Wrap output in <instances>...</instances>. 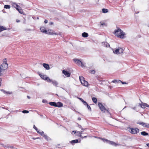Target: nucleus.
<instances>
[{
  "instance_id": "40",
  "label": "nucleus",
  "mask_w": 149,
  "mask_h": 149,
  "mask_svg": "<svg viewBox=\"0 0 149 149\" xmlns=\"http://www.w3.org/2000/svg\"><path fill=\"white\" fill-rule=\"evenodd\" d=\"M77 134L78 135H79V136H80V131H77L76 132Z\"/></svg>"
},
{
  "instance_id": "32",
  "label": "nucleus",
  "mask_w": 149,
  "mask_h": 149,
  "mask_svg": "<svg viewBox=\"0 0 149 149\" xmlns=\"http://www.w3.org/2000/svg\"><path fill=\"white\" fill-rule=\"evenodd\" d=\"M90 73L93 74H94L95 73V71L94 70H91L90 71Z\"/></svg>"
},
{
  "instance_id": "49",
  "label": "nucleus",
  "mask_w": 149,
  "mask_h": 149,
  "mask_svg": "<svg viewBox=\"0 0 149 149\" xmlns=\"http://www.w3.org/2000/svg\"><path fill=\"white\" fill-rule=\"evenodd\" d=\"M146 146H148V147H149V143H148L147 144Z\"/></svg>"
},
{
  "instance_id": "18",
  "label": "nucleus",
  "mask_w": 149,
  "mask_h": 149,
  "mask_svg": "<svg viewBox=\"0 0 149 149\" xmlns=\"http://www.w3.org/2000/svg\"><path fill=\"white\" fill-rule=\"evenodd\" d=\"M12 6L16 9L17 8H20V7L16 3H14L13 4Z\"/></svg>"
},
{
  "instance_id": "54",
  "label": "nucleus",
  "mask_w": 149,
  "mask_h": 149,
  "mask_svg": "<svg viewBox=\"0 0 149 149\" xmlns=\"http://www.w3.org/2000/svg\"><path fill=\"white\" fill-rule=\"evenodd\" d=\"M135 107H133V108H132L133 109H134L135 110Z\"/></svg>"
},
{
  "instance_id": "38",
  "label": "nucleus",
  "mask_w": 149,
  "mask_h": 149,
  "mask_svg": "<svg viewBox=\"0 0 149 149\" xmlns=\"http://www.w3.org/2000/svg\"><path fill=\"white\" fill-rule=\"evenodd\" d=\"M1 70V69L0 68V76H1L3 75V74L2 73V70Z\"/></svg>"
},
{
  "instance_id": "4",
  "label": "nucleus",
  "mask_w": 149,
  "mask_h": 149,
  "mask_svg": "<svg viewBox=\"0 0 149 149\" xmlns=\"http://www.w3.org/2000/svg\"><path fill=\"white\" fill-rule=\"evenodd\" d=\"M73 61L78 66H81L82 68L86 67L83 63L79 60L74 58L73 59Z\"/></svg>"
},
{
  "instance_id": "30",
  "label": "nucleus",
  "mask_w": 149,
  "mask_h": 149,
  "mask_svg": "<svg viewBox=\"0 0 149 149\" xmlns=\"http://www.w3.org/2000/svg\"><path fill=\"white\" fill-rule=\"evenodd\" d=\"M78 127L79 128H80L82 130H84L86 129V128H83L80 125H79V124H78Z\"/></svg>"
},
{
  "instance_id": "45",
  "label": "nucleus",
  "mask_w": 149,
  "mask_h": 149,
  "mask_svg": "<svg viewBox=\"0 0 149 149\" xmlns=\"http://www.w3.org/2000/svg\"><path fill=\"white\" fill-rule=\"evenodd\" d=\"M120 82L121 83L123 84H127V83L126 82H122V81H121V82Z\"/></svg>"
},
{
  "instance_id": "5",
  "label": "nucleus",
  "mask_w": 149,
  "mask_h": 149,
  "mask_svg": "<svg viewBox=\"0 0 149 149\" xmlns=\"http://www.w3.org/2000/svg\"><path fill=\"white\" fill-rule=\"evenodd\" d=\"M79 79L82 85L86 86H88V82L84 80V79L83 77L82 76H79Z\"/></svg>"
},
{
  "instance_id": "47",
  "label": "nucleus",
  "mask_w": 149,
  "mask_h": 149,
  "mask_svg": "<svg viewBox=\"0 0 149 149\" xmlns=\"http://www.w3.org/2000/svg\"><path fill=\"white\" fill-rule=\"evenodd\" d=\"M1 78H0V86H1Z\"/></svg>"
},
{
  "instance_id": "16",
  "label": "nucleus",
  "mask_w": 149,
  "mask_h": 149,
  "mask_svg": "<svg viewBox=\"0 0 149 149\" xmlns=\"http://www.w3.org/2000/svg\"><path fill=\"white\" fill-rule=\"evenodd\" d=\"M49 104L51 106L56 107V103L54 102H50L49 103Z\"/></svg>"
},
{
  "instance_id": "57",
  "label": "nucleus",
  "mask_w": 149,
  "mask_h": 149,
  "mask_svg": "<svg viewBox=\"0 0 149 149\" xmlns=\"http://www.w3.org/2000/svg\"><path fill=\"white\" fill-rule=\"evenodd\" d=\"M37 132L39 134V133H40V132H39V131L38 130V131H37Z\"/></svg>"
},
{
  "instance_id": "35",
  "label": "nucleus",
  "mask_w": 149,
  "mask_h": 149,
  "mask_svg": "<svg viewBox=\"0 0 149 149\" xmlns=\"http://www.w3.org/2000/svg\"><path fill=\"white\" fill-rule=\"evenodd\" d=\"M39 134L41 135V136H44L45 135V134H44V132L43 131H42L39 133Z\"/></svg>"
},
{
  "instance_id": "11",
  "label": "nucleus",
  "mask_w": 149,
  "mask_h": 149,
  "mask_svg": "<svg viewBox=\"0 0 149 149\" xmlns=\"http://www.w3.org/2000/svg\"><path fill=\"white\" fill-rule=\"evenodd\" d=\"M62 72L67 77H69L70 76V73L67 71L64 70Z\"/></svg>"
},
{
  "instance_id": "39",
  "label": "nucleus",
  "mask_w": 149,
  "mask_h": 149,
  "mask_svg": "<svg viewBox=\"0 0 149 149\" xmlns=\"http://www.w3.org/2000/svg\"><path fill=\"white\" fill-rule=\"evenodd\" d=\"M18 11L21 14H22L23 13L22 10L21 9H20Z\"/></svg>"
},
{
  "instance_id": "56",
  "label": "nucleus",
  "mask_w": 149,
  "mask_h": 149,
  "mask_svg": "<svg viewBox=\"0 0 149 149\" xmlns=\"http://www.w3.org/2000/svg\"><path fill=\"white\" fill-rule=\"evenodd\" d=\"M146 107H149V105L147 104V105H146Z\"/></svg>"
},
{
  "instance_id": "34",
  "label": "nucleus",
  "mask_w": 149,
  "mask_h": 149,
  "mask_svg": "<svg viewBox=\"0 0 149 149\" xmlns=\"http://www.w3.org/2000/svg\"><path fill=\"white\" fill-rule=\"evenodd\" d=\"M22 112L23 113H27L29 112V111H28L24 110L23 111H22Z\"/></svg>"
},
{
  "instance_id": "29",
  "label": "nucleus",
  "mask_w": 149,
  "mask_h": 149,
  "mask_svg": "<svg viewBox=\"0 0 149 149\" xmlns=\"http://www.w3.org/2000/svg\"><path fill=\"white\" fill-rule=\"evenodd\" d=\"M10 5H5L4 6V8L8 9H10Z\"/></svg>"
},
{
  "instance_id": "50",
  "label": "nucleus",
  "mask_w": 149,
  "mask_h": 149,
  "mask_svg": "<svg viewBox=\"0 0 149 149\" xmlns=\"http://www.w3.org/2000/svg\"><path fill=\"white\" fill-rule=\"evenodd\" d=\"M78 120H81V118H80L79 117V118H78Z\"/></svg>"
},
{
  "instance_id": "6",
  "label": "nucleus",
  "mask_w": 149,
  "mask_h": 149,
  "mask_svg": "<svg viewBox=\"0 0 149 149\" xmlns=\"http://www.w3.org/2000/svg\"><path fill=\"white\" fill-rule=\"evenodd\" d=\"M98 104L102 111L103 112H105L106 111H107L108 113H109V111L107 109H106L101 103H98Z\"/></svg>"
},
{
  "instance_id": "8",
  "label": "nucleus",
  "mask_w": 149,
  "mask_h": 149,
  "mask_svg": "<svg viewBox=\"0 0 149 149\" xmlns=\"http://www.w3.org/2000/svg\"><path fill=\"white\" fill-rule=\"evenodd\" d=\"M46 34L50 35H56V33H55L54 31L52 30L49 29L47 31H46Z\"/></svg>"
},
{
  "instance_id": "13",
  "label": "nucleus",
  "mask_w": 149,
  "mask_h": 149,
  "mask_svg": "<svg viewBox=\"0 0 149 149\" xmlns=\"http://www.w3.org/2000/svg\"><path fill=\"white\" fill-rule=\"evenodd\" d=\"M43 65L46 70H49L50 69L49 65L48 64L44 63Z\"/></svg>"
},
{
  "instance_id": "61",
  "label": "nucleus",
  "mask_w": 149,
  "mask_h": 149,
  "mask_svg": "<svg viewBox=\"0 0 149 149\" xmlns=\"http://www.w3.org/2000/svg\"><path fill=\"white\" fill-rule=\"evenodd\" d=\"M37 139V138H33V139Z\"/></svg>"
},
{
  "instance_id": "10",
  "label": "nucleus",
  "mask_w": 149,
  "mask_h": 149,
  "mask_svg": "<svg viewBox=\"0 0 149 149\" xmlns=\"http://www.w3.org/2000/svg\"><path fill=\"white\" fill-rule=\"evenodd\" d=\"M48 82H52L54 85L56 86H57L58 84V82L56 81L52 80V79H49V81Z\"/></svg>"
},
{
  "instance_id": "44",
  "label": "nucleus",
  "mask_w": 149,
  "mask_h": 149,
  "mask_svg": "<svg viewBox=\"0 0 149 149\" xmlns=\"http://www.w3.org/2000/svg\"><path fill=\"white\" fill-rule=\"evenodd\" d=\"M33 128L35 130H37V128L35 126V125H33Z\"/></svg>"
},
{
  "instance_id": "41",
  "label": "nucleus",
  "mask_w": 149,
  "mask_h": 149,
  "mask_svg": "<svg viewBox=\"0 0 149 149\" xmlns=\"http://www.w3.org/2000/svg\"><path fill=\"white\" fill-rule=\"evenodd\" d=\"M83 131L84 130H82V131H80V137H81L82 136V135H81V134H82V132H83Z\"/></svg>"
},
{
  "instance_id": "46",
  "label": "nucleus",
  "mask_w": 149,
  "mask_h": 149,
  "mask_svg": "<svg viewBox=\"0 0 149 149\" xmlns=\"http://www.w3.org/2000/svg\"><path fill=\"white\" fill-rule=\"evenodd\" d=\"M44 22H45V23L46 24L47 23L48 21L47 20L45 19V20L44 21Z\"/></svg>"
},
{
  "instance_id": "58",
  "label": "nucleus",
  "mask_w": 149,
  "mask_h": 149,
  "mask_svg": "<svg viewBox=\"0 0 149 149\" xmlns=\"http://www.w3.org/2000/svg\"><path fill=\"white\" fill-rule=\"evenodd\" d=\"M45 102L44 100H42V102Z\"/></svg>"
},
{
  "instance_id": "31",
  "label": "nucleus",
  "mask_w": 149,
  "mask_h": 149,
  "mask_svg": "<svg viewBox=\"0 0 149 149\" xmlns=\"http://www.w3.org/2000/svg\"><path fill=\"white\" fill-rule=\"evenodd\" d=\"M44 137L45 139L47 140H48L50 139V138L46 135H45L44 136Z\"/></svg>"
},
{
  "instance_id": "63",
  "label": "nucleus",
  "mask_w": 149,
  "mask_h": 149,
  "mask_svg": "<svg viewBox=\"0 0 149 149\" xmlns=\"http://www.w3.org/2000/svg\"><path fill=\"white\" fill-rule=\"evenodd\" d=\"M126 107H125L123 109H125Z\"/></svg>"
},
{
  "instance_id": "42",
  "label": "nucleus",
  "mask_w": 149,
  "mask_h": 149,
  "mask_svg": "<svg viewBox=\"0 0 149 149\" xmlns=\"http://www.w3.org/2000/svg\"><path fill=\"white\" fill-rule=\"evenodd\" d=\"M143 123V122H138L137 123L142 125Z\"/></svg>"
},
{
  "instance_id": "51",
  "label": "nucleus",
  "mask_w": 149,
  "mask_h": 149,
  "mask_svg": "<svg viewBox=\"0 0 149 149\" xmlns=\"http://www.w3.org/2000/svg\"><path fill=\"white\" fill-rule=\"evenodd\" d=\"M27 98H28V99H30V96H27Z\"/></svg>"
},
{
  "instance_id": "1",
  "label": "nucleus",
  "mask_w": 149,
  "mask_h": 149,
  "mask_svg": "<svg viewBox=\"0 0 149 149\" xmlns=\"http://www.w3.org/2000/svg\"><path fill=\"white\" fill-rule=\"evenodd\" d=\"M114 33L116 36L120 38L123 39L125 38V33L120 29L115 30Z\"/></svg>"
},
{
  "instance_id": "64",
  "label": "nucleus",
  "mask_w": 149,
  "mask_h": 149,
  "mask_svg": "<svg viewBox=\"0 0 149 149\" xmlns=\"http://www.w3.org/2000/svg\"><path fill=\"white\" fill-rule=\"evenodd\" d=\"M58 96V95L57 94H56Z\"/></svg>"
},
{
  "instance_id": "37",
  "label": "nucleus",
  "mask_w": 149,
  "mask_h": 149,
  "mask_svg": "<svg viewBox=\"0 0 149 149\" xmlns=\"http://www.w3.org/2000/svg\"><path fill=\"white\" fill-rule=\"evenodd\" d=\"M146 128H149V124L146 123Z\"/></svg>"
},
{
  "instance_id": "3",
  "label": "nucleus",
  "mask_w": 149,
  "mask_h": 149,
  "mask_svg": "<svg viewBox=\"0 0 149 149\" xmlns=\"http://www.w3.org/2000/svg\"><path fill=\"white\" fill-rule=\"evenodd\" d=\"M128 130L131 133L133 134H136L139 132V130L137 128L129 127Z\"/></svg>"
},
{
  "instance_id": "25",
  "label": "nucleus",
  "mask_w": 149,
  "mask_h": 149,
  "mask_svg": "<svg viewBox=\"0 0 149 149\" xmlns=\"http://www.w3.org/2000/svg\"><path fill=\"white\" fill-rule=\"evenodd\" d=\"M118 48L119 49V54H120L121 53H122L124 51V50L123 49L120 47H118Z\"/></svg>"
},
{
  "instance_id": "62",
  "label": "nucleus",
  "mask_w": 149,
  "mask_h": 149,
  "mask_svg": "<svg viewBox=\"0 0 149 149\" xmlns=\"http://www.w3.org/2000/svg\"><path fill=\"white\" fill-rule=\"evenodd\" d=\"M36 130V131L37 132V131H38V129H37V130Z\"/></svg>"
},
{
  "instance_id": "20",
  "label": "nucleus",
  "mask_w": 149,
  "mask_h": 149,
  "mask_svg": "<svg viewBox=\"0 0 149 149\" xmlns=\"http://www.w3.org/2000/svg\"><path fill=\"white\" fill-rule=\"evenodd\" d=\"M78 142V139H75L72 140L70 141V143L72 144L75 143H77Z\"/></svg>"
},
{
  "instance_id": "17",
  "label": "nucleus",
  "mask_w": 149,
  "mask_h": 149,
  "mask_svg": "<svg viewBox=\"0 0 149 149\" xmlns=\"http://www.w3.org/2000/svg\"><path fill=\"white\" fill-rule=\"evenodd\" d=\"M82 36L83 37L86 38L88 36V34L87 33L84 32L82 33Z\"/></svg>"
},
{
  "instance_id": "33",
  "label": "nucleus",
  "mask_w": 149,
  "mask_h": 149,
  "mask_svg": "<svg viewBox=\"0 0 149 149\" xmlns=\"http://www.w3.org/2000/svg\"><path fill=\"white\" fill-rule=\"evenodd\" d=\"M86 105L87 106V107L88 108V109L90 111H91V110L90 106L88 104H86Z\"/></svg>"
},
{
  "instance_id": "12",
  "label": "nucleus",
  "mask_w": 149,
  "mask_h": 149,
  "mask_svg": "<svg viewBox=\"0 0 149 149\" xmlns=\"http://www.w3.org/2000/svg\"><path fill=\"white\" fill-rule=\"evenodd\" d=\"M102 45L104 47H110V45L107 42H103L102 43Z\"/></svg>"
},
{
  "instance_id": "55",
  "label": "nucleus",
  "mask_w": 149,
  "mask_h": 149,
  "mask_svg": "<svg viewBox=\"0 0 149 149\" xmlns=\"http://www.w3.org/2000/svg\"><path fill=\"white\" fill-rule=\"evenodd\" d=\"M87 136H84V137H81V138H86V137H87Z\"/></svg>"
},
{
  "instance_id": "23",
  "label": "nucleus",
  "mask_w": 149,
  "mask_h": 149,
  "mask_svg": "<svg viewBox=\"0 0 149 149\" xmlns=\"http://www.w3.org/2000/svg\"><path fill=\"white\" fill-rule=\"evenodd\" d=\"M113 52L116 54H119V49H118H118H116L115 50H113Z\"/></svg>"
},
{
  "instance_id": "59",
  "label": "nucleus",
  "mask_w": 149,
  "mask_h": 149,
  "mask_svg": "<svg viewBox=\"0 0 149 149\" xmlns=\"http://www.w3.org/2000/svg\"><path fill=\"white\" fill-rule=\"evenodd\" d=\"M53 24V23H52V22H51V24Z\"/></svg>"
},
{
  "instance_id": "36",
  "label": "nucleus",
  "mask_w": 149,
  "mask_h": 149,
  "mask_svg": "<svg viewBox=\"0 0 149 149\" xmlns=\"http://www.w3.org/2000/svg\"><path fill=\"white\" fill-rule=\"evenodd\" d=\"M56 35H59V36H61L62 34V33L61 32H59L58 33H56Z\"/></svg>"
},
{
  "instance_id": "21",
  "label": "nucleus",
  "mask_w": 149,
  "mask_h": 149,
  "mask_svg": "<svg viewBox=\"0 0 149 149\" xmlns=\"http://www.w3.org/2000/svg\"><path fill=\"white\" fill-rule=\"evenodd\" d=\"M79 99L85 105H86V104H87V103L85 101H84L82 98H79Z\"/></svg>"
},
{
  "instance_id": "53",
  "label": "nucleus",
  "mask_w": 149,
  "mask_h": 149,
  "mask_svg": "<svg viewBox=\"0 0 149 149\" xmlns=\"http://www.w3.org/2000/svg\"><path fill=\"white\" fill-rule=\"evenodd\" d=\"M10 148H13V146H10Z\"/></svg>"
},
{
  "instance_id": "14",
  "label": "nucleus",
  "mask_w": 149,
  "mask_h": 149,
  "mask_svg": "<svg viewBox=\"0 0 149 149\" xmlns=\"http://www.w3.org/2000/svg\"><path fill=\"white\" fill-rule=\"evenodd\" d=\"M63 104L62 103L60 102H58L56 103V107H62Z\"/></svg>"
},
{
  "instance_id": "28",
  "label": "nucleus",
  "mask_w": 149,
  "mask_h": 149,
  "mask_svg": "<svg viewBox=\"0 0 149 149\" xmlns=\"http://www.w3.org/2000/svg\"><path fill=\"white\" fill-rule=\"evenodd\" d=\"M120 82H121V81L120 80H113L112 81V82L114 83H120Z\"/></svg>"
},
{
  "instance_id": "43",
  "label": "nucleus",
  "mask_w": 149,
  "mask_h": 149,
  "mask_svg": "<svg viewBox=\"0 0 149 149\" xmlns=\"http://www.w3.org/2000/svg\"><path fill=\"white\" fill-rule=\"evenodd\" d=\"M146 123H143V125H142V126L143 127H146Z\"/></svg>"
},
{
  "instance_id": "15",
  "label": "nucleus",
  "mask_w": 149,
  "mask_h": 149,
  "mask_svg": "<svg viewBox=\"0 0 149 149\" xmlns=\"http://www.w3.org/2000/svg\"><path fill=\"white\" fill-rule=\"evenodd\" d=\"M40 30L41 32L46 33V32H45V31H47V30H45V28L44 27H41L40 28Z\"/></svg>"
},
{
  "instance_id": "27",
  "label": "nucleus",
  "mask_w": 149,
  "mask_h": 149,
  "mask_svg": "<svg viewBox=\"0 0 149 149\" xmlns=\"http://www.w3.org/2000/svg\"><path fill=\"white\" fill-rule=\"evenodd\" d=\"M92 100L94 103H96L97 102V100L95 97H93L92 98Z\"/></svg>"
},
{
  "instance_id": "26",
  "label": "nucleus",
  "mask_w": 149,
  "mask_h": 149,
  "mask_svg": "<svg viewBox=\"0 0 149 149\" xmlns=\"http://www.w3.org/2000/svg\"><path fill=\"white\" fill-rule=\"evenodd\" d=\"M6 29V28L4 27L3 26H0V32Z\"/></svg>"
},
{
  "instance_id": "7",
  "label": "nucleus",
  "mask_w": 149,
  "mask_h": 149,
  "mask_svg": "<svg viewBox=\"0 0 149 149\" xmlns=\"http://www.w3.org/2000/svg\"><path fill=\"white\" fill-rule=\"evenodd\" d=\"M102 140L104 142H106L107 143H108L109 144H110L114 146H116L118 145H120V144L116 143L114 142L109 141L107 139H102Z\"/></svg>"
},
{
  "instance_id": "24",
  "label": "nucleus",
  "mask_w": 149,
  "mask_h": 149,
  "mask_svg": "<svg viewBox=\"0 0 149 149\" xmlns=\"http://www.w3.org/2000/svg\"><path fill=\"white\" fill-rule=\"evenodd\" d=\"M108 12V9H105V8H103L102 9V12L103 13H107Z\"/></svg>"
},
{
  "instance_id": "19",
  "label": "nucleus",
  "mask_w": 149,
  "mask_h": 149,
  "mask_svg": "<svg viewBox=\"0 0 149 149\" xmlns=\"http://www.w3.org/2000/svg\"><path fill=\"white\" fill-rule=\"evenodd\" d=\"M139 105L142 108H145L146 107V105H147V104L146 103H143V104H140Z\"/></svg>"
},
{
  "instance_id": "60",
  "label": "nucleus",
  "mask_w": 149,
  "mask_h": 149,
  "mask_svg": "<svg viewBox=\"0 0 149 149\" xmlns=\"http://www.w3.org/2000/svg\"><path fill=\"white\" fill-rule=\"evenodd\" d=\"M5 67V66H3V68H4Z\"/></svg>"
},
{
  "instance_id": "9",
  "label": "nucleus",
  "mask_w": 149,
  "mask_h": 149,
  "mask_svg": "<svg viewBox=\"0 0 149 149\" xmlns=\"http://www.w3.org/2000/svg\"><path fill=\"white\" fill-rule=\"evenodd\" d=\"M39 75L42 79L47 80V82L49 81V79H50L49 77H47L46 75H43L41 74H39Z\"/></svg>"
},
{
  "instance_id": "2",
  "label": "nucleus",
  "mask_w": 149,
  "mask_h": 149,
  "mask_svg": "<svg viewBox=\"0 0 149 149\" xmlns=\"http://www.w3.org/2000/svg\"><path fill=\"white\" fill-rule=\"evenodd\" d=\"M3 63L0 65V68L2 70H5L8 67V64L7 63L6 59H4L3 61Z\"/></svg>"
},
{
  "instance_id": "48",
  "label": "nucleus",
  "mask_w": 149,
  "mask_h": 149,
  "mask_svg": "<svg viewBox=\"0 0 149 149\" xmlns=\"http://www.w3.org/2000/svg\"><path fill=\"white\" fill-rule=\"evenodd\" d=\"M16 8V10H18V11L19 10H20L19 8Z\"/></svg>"
},
{
  "instance_id": "52",
  "label": "nucleus",
  "mask_w": 149,
  "mask_h": 149,
  "mask_svg": "<svg viewBox=\"0 0 149 149\" xmlns=\"http://www.w3.org/2000/svg\"><path fill=\"white\" fill-rule=\"evenodd\" d=\"M72 132H74V133L75 134L76 132L75 131H73Z\"/></svg>"
},
{
  "instance_id": "22",
  "label": "nucleus",
  "mask_w": 149,
  "mask_h": 149,
  "mask_svg": "<svg viewBox=\"0 0 149 149\" xmlns=\"http://www.w3.org/2000/svg\"><path fill=\"white\" fill-rule=\"evenodd\" d=\"M141 135L143 136H147L148 135V134L145 131L142 132L141 133Z\"/></svg>"
}]
</instances>
